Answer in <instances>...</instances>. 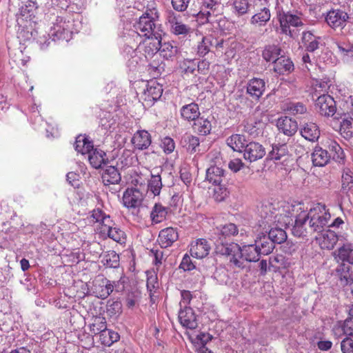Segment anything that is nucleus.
<instances>
[{
    "label": "nucleus",
    "instance_id": "nucleus-6",
    "mask_svg": "<svg viewBox=\"0 0 353 353\" xmlns=\"http://www.w3.org/2000/svg\"><path fill=\"white\" fill-rule=\"evenodd\" d=\"M166 23L170 32L174 35H186L190 32V28L183 22L182 17L172 11L168 12Z\"/></svg>",
    "mask_w": 353,
    "mask_h": 353
},
{
    "label": "nucleus",
    "instance_id": "nucleus-49",
    "mask_svg": "<svg viewBox=\"0 0 353 353\" xmlns=\"http://www.w3.org/2000/svg\"><path fill=\"white\" fill-rule=\"evenodd\" d=\"M101 262L106 268H117L119 266V256L114 250L108 251L103 256Z\"/></svg>",
    "mask_w": 353,
    "mask_h": 353
},
{
    "label": "nucleus",
    "instance_id": "nucleus-30",
    "mask_svg": "<svg viewBox=\"0 0 353 353\" xmlns=\"http://www.w3.org/2000/svg\"><path fill=\"white\" fill-rule=\"evenodd\" d=\"M301 134L306 140L314 142L319 138L320 130L315 123L308 122L301 128Z\"/></svg>",
    "mask_w": 353,
    "mask_h": 353
},
{
    "label": "nucleus",
    "instance_id": "nucleus-23",
    "mask_svg": "<svg viewBox=\"0 0 353 353\" xmlns=\"http://www.w3.org/2000/svg\"><path fill=\"white\" fill-rule=\"evenodd\" d=\"M200 110L197 103H190L183 105L180 109V115L185 121H195L200 116Z\"/></svg>",
    "mask_w": 353,
    "mask_h": 353
},
{
    "label": "nucleus",
    "instance_id": "nucleus-35",
    "mask_svg": "<svg viewBox=\"0 0 353 353\" xmlns=\"http://www.w3.org/2000/svg\"><path fill=\"white\" fill-rule=\"evenodd\" d=\"M336 276L339 279L340 285L345 287L353 282L350 274V267L345 263H341L336 269Z\"/></svg>",
    "mask_w": 353,
    "mask_h": 353
},
{
    "label": "nucleus",
    "instance_id": "nucleus-5",
    "mask_svg": "<svg viewBox=\"0 0 353 353\" xmlns=\"http://www.w3.org/2000/svg\"><path fill=\"white\" fill-rule=\"evenodd\" d=\"M90 222L93 224H96L94 225L95 231L99 235L103 234L114 222L110 216L106 214L105 212L99 208H95L90 212Z\"/></svg>",
    "mask_w": 353,
    "mask_h": 353
},
{
    "label": "nucleus",
    "instance_id": "nucleus-54",
    "mask_svg": "<svg viewBox=\"0 0 353 353\" xmlns=\"http://www.w3.org/2000/svg\"><path fill=\"white\" fill-rule=\"evenodd\" d=\"M163 184L161 176L157 174H152L151 179L148 182V190L151 191L154 195H159L161 192Z\"/></svg>",
    "mask_w": 353,
    "mask_h": 353
},
{
    "label": "nucleus",
    "instance_id": "nucleus-25",
    "mask_svg": "<svg viewBox=\"0 0 353 353\" xmlns=\"http://www.w3.org/2000/svg\"><path fill=\"white\" fill-rule=\"evenodd\" d=\"M179 50L174 41H161L159 52V55L165 60L172 61L178 54Z\"/></svg>",
    "mask_w": 353,
    "mask_h": 353
},
{
    "label": "nucleus",
    "instance_id": "nucleus-18",
    "mask_svg": "<svg viewBox=\"0 0 353 353\" xmlns=\"http://www.w3.org/2000/svg\"><path fill=\"white\" fill-rule=\"evenodd\" d=\"M211 246L205 239L192 241L190 244V253L192 257L203 259L209 254Z\"/></svg>",
    "mask_w": 353,
    "mask_h": 353
},
{
    "label": "nucleus",
    "instance_id": "nucleus-20",
    "mask_svg": "<svg viewBox=\"0 0 353 353\" xmlns=\"http://www.w3.org/2000/svg\"><path fill=\"white\" fill-rule=\"evenodd\" d=\"M113 283L103 276L99 278L94 282V293L98 298L106 299L113 292Z\"/></svg>",
    "mask_w": 353,
    "mask_h": 353
},
{
    "label": "nucleus",
    "instance_id": "nucleus-56",
    "mask_svg": "<svg viewBox=\"0 0 353 353\" xmlns=\"http://www.w3.org/2000/svg\"><path fill=\"white\" fill-rule=\"evenodd\" d=\"M340 132L345 138L353 136V119L347 118L341 123Z\"/></svg>",
    "mask_w": 353,
    "mask_h": 353
},
{
    "label": "nucleus",
    "instance_id": "nucleus-11",
    "mask_svg": "<svg viewBox=\"0 0 353 353\" xmlns=\"http://www.w3.org/2000/svg\"><path fill=\"white\" fill-rule=\"evenodd\" d=\"M316 232L318 235L315 237V240L323 250H332L339 241L337 234L330 229H324Z\"/></svg>",
    "mask_w": 353,
    "mask_h": 353
},
{
    "label": "nucleus",
    "instance_id": "nucleus-29",
    "mask_svg": "<svg viewBox=\"0 0 353 353\" xmlns=\"http://www.w3.org/2000/svg\"><path fill=\"white\" fill-rule=\"evenodd\" d=\"M71 32L69 23L61 19L59 22L54 25L52 35L54 37V40L57 39L68 41L71 37Z\"/></svg>",
    "mask_w": 353,
    "mask_h": 353
},
{
    "label": "nucleus",
    "instance_id": "nucleus-39",
    "mask_svg": "<svg viewBox=\"0 0 353 353\" xmlns=\"http://www.w3.org/2000/svg\"><path fill=\"white\" fill-rule=\"evenodd\" d=\"M93 144L85 135L79 134L77 137L74 148L75 150L82 154H86L93 148Z\"/></svg>",
    "mask_w": 353,
    "mask_h": 353
},
{
    "label": "nucleus",
    "instance_id": "nucleus-63",
    "mask_svg": "<svg viewBox=\"0 0 353 353\" xmlns=\"http://www.w3.org/2000/svg\"><path fill=\"white\" fill-rule=\"evenodd\" d=\"M341 350L343 353H353V339L346 337L342 340Z\"/></svg>",
    "mask_w": 353,
    "mask_h": 353
},
{
    "label": "nucleus",
    "instance_id": "nucleus-47",
    "mask_svg": "<svg viewBox=\"0 0 353 353\" xmlns=\"http://www.w3.org/2000/svg\"><path fill=\"white\" fill-rule=\"evenodd\" d=\"M120 336L118 332L106 329L99 334V341L105 346L110 347L114 343L118 341Z\"/></svg>",
    "mask_w": 353,
    "mask_h": 353
},
{
    "label": "nucleus",
    "instance_id": "nucleus-34",
    "mask_svg": "<svg viewBox=\"0 0 353 353\" xmlns=\"http://www.w3.org/2000/svg\"><path fill=\"white\" fill-rule=\"evenodd\" d=\"M168 213V208L161 203H155L150 212V219L152 224L160 223L163 221Z\"/></svg>",
    "mask_w": 353,
    "mask_h": 353
},
{
    "label": "nucleus",
    "instance_id": "nucleus-55",
    "mask_svg": "<svg viewBox=\"0 0 353 353\" xmlns=\"http://www.w3.org/2000/svg\"><path fill=\"white\" fill-rule=\"evenodd\" d=\"M327 146L330 151L334 152L333 158L337 161L341 162L345 158V154L341 146L334 140H328L327 141Z\"/></svg>",
    "mask_w": 353,
    "mask_h": 353
},
{
    "label": "nucleus",
    "instance_id": "nucleus-31",
    "mask_svg": "<svg viewBox=\"0 0 353 353\" xmlns=\"http://www.w3.org/2000/svg\"><path fill=\"white\" fill-rule=\"evenodd\" d=\"M228 3L232 12L237 17L248 14L251 6L249 0H230Z\"/></svg>",
    "mask_w": 353,
    "mask_h": 353
},
{
    "label": "nucleus",
    "instance_id": "nucleus-12",
    "mask_svg": "<svg viewBox=\"0 0 353 353\" xmlns=\"http://www.w3.org/2000/svg\"><path fill=\"white\" fill-rule=\"evenodd\" d=\"M143 201V193L134 188H128L123 192V205L128 209H134L141 205Z\"/></svg>",
    "mask_w": 353,
    "mask_h": 353
},
{
    "label": "nucleus",
    "instance_id": "nucleus-59",
    "mask_svg": "<svg viewBox=\"0 0 353 353\" xmlns=\"http://www.w3.org/2000/svg\"><path fill=\"white\" fill-rule=\"evenodd\" d=\"M147 288L151 292L153 289L157 287L158 281L157 276L154 271H147Z\"/></svg>",
    "mask_w": 353,
    "mask_h": 353
},
{
    "label": "nucleus",
    "instance_id": "nucleus-44",
    "mask_svg": "<svg viewBox=\"0 0 353 353\" xmlns=\"http://www.w3.org/2000/svg\"><path fill=\"white\" fill-rule=\"evenodd\" d=\"M271 17L270 11L268 8L264 6L261 10L254 14L251 19L250 23L252 25H258L262 26L270 21Z\"/></svg>",
    "mask_w": 353,
    "mask_h": 353
},
{
    "label": "nucleus",
    "instance_id": "nucleus-10",
    "mask_svg": "<svg viewBox=\"0 0 353 353\" xmlns=\"http://www.w3.org/2000/svg\"><path fill=\"white\" fill-rule=\"evenodd\" d=\"M349 16L347 12L340 9H333L327 12L325 21L332 29H343L347 23Z\"/></svg>",
    "mask_w": 353,
    "mask_h": 353
},
{
    "label": "nucleus",
    "instance_id": "nucleus-58",
    "mask_svg": "<svg viewBox=\"0 0 353 353\" xmlns=\"http://www.w3.org/2000/svg\"><path fill=\"white\" fill-rule=\"evenodd\" d=\"M353 186V173L349 169L344 170L342 174V188L350 190Z\"/></svg>",
    "mask_w": 353,
    "mask_h": 353
},
{
    "label": "nucleus",
    "instance_id": "nucleus-48",
    "mask_svg": "<svg viewBox=\"0 0 353 353\" xmlns=\"http://www.w3.org/2000/svg\"><path fill=\"white\" fill-rule=\"evenodd\" d=\"M181 141L183 144V146L190 154L196 152L200 144L199 139L197 137L192 134L185 135L182 138Z\"/></svg>",
    "mask_w": 353,
    "mask_h": 353
},
{
    "label": "nucleus",
    "instance_id": "nucleus-43",
    "mask_svg": "<svg viewBox=\"0 0 353 353\" xmlns=\"http://www.w3.org/2000/svg\"><path fill=\"white\" fill-rule=\"evenodd\" d=\"M265 123L261 120H255L252 122H248L245 126V131L254 138L259 137L263 133Z\"/></svg>",
    "mask_w": 353,
    "mask_h": 353
},
{
    "label": "nucleus",
    "instance_id": "nucleus-21",
    "mask_svg": "<svg viewBox=\"0 0 353 353\" xmlns=\"http://www.w3.org/2000/svg\"><path fill=\"white\" fill-rule=\"evenodd\" d=\"M332 256L337 261L353 265V243H345L332 252Z\"/></svg>",
    "mask_w": 353,
    "mask_h": 353
},
{
    "label": "nucleus",
    "instance_id": "nucleus-64",
    "mask_svg": "<svg viewBox=\"0 0 353 353\" xmlns=\"http://www.w3.org/2000/svg\"><path fill=\"white\" fill-rule=\"evenodd\" d=\"M341 329L344 334L353 336V318H347L341 325Z\"/></svg>",
    "mask_w": 353,
    "mask_h": 353
},
{
    "label": "nucleus",
    "instance_id": "nucleus-32",
    "mask_svg": "<svg viewBox=\"0 0 353 353\" xmlns=\"http://www.w3.org/2000/svg\"><path fill=\"white\" fill-rule=\"evenodd\" d=\"M244 135L234 134L227 139V144L234 151L242 153L248 144Z\"/></svg>",
    "mask_w": 353,
    "mask_h": 353
},
{
    "label": "nucleus",
    "instance_id": "nucleus-53",
    "mask_svg": "<svg viewBox=\"0 0 353 353\" xmlns=\"http://www.w3.org/2000/svg\"><path fill=\"white\" fill-rule=\"evenodd\" d=\"M268 237L274 243H282L287 239V234L285 230L281 228H272L268 233Z\"/></svg>",
    "mask_w": 353,
    "mask_h": 353
},
{
    "label": "nucleus",
    "instance_id": "nucleus-50",
    "mask_svg": "<svg viewBox=\"0 0 353 353\" xmlns=\"http://www.w3.org/2000/svg\"><path fill=\"white\" fill-rule=\"evenodd\" d=\"M107 329L106 319L103 316H96L92 319V323L90 325V330L94 334H101Z\"/></svg>",
    "mask_w": 353,
    "mask_h": 353
},
{
    "label": "nucleus",
    "instance_id": "nucleus-7",
    "mask_svg": "<svg viewBox=\"0 0 353 353\" xmlns=\"http://www.w3.org/2000/svg\"><path fill=\"white\" fill-rule=\"evenodd\" d=\"M282 33L292 37L290 26L299 27L303 25L301 19L290 12H282L278 14Z\"/></svg>",
    "mask_w": 353,
    "mask_h": 353
},
{
    "label": "nucleus",
    "instance_id": "nucleus-8",
    "mask_svg": "<svg viewBox=\"0 0 353 353\" xmlns=\"http://www.w3.org/2000/svg\"><path fill=\"white\" fill-rule=\"evenodd\" d=\"M316 110L322 116L332 117L336 111V103L334 99L328 94H322L316 100Z\"/></svg>",
    "mask_w": 353,
    "mask_h": 353
},
{
    "label": "nucleus",
    "instance_id": "nucleus-42",
    "mask_svg": "<svg viewBox=\"0 0 353 353\" xmlns=\"http://www.w3.org/2000/svg\"><path fill=\"white\" fill-rule=\"evenodd\" d=\"M36 10L35 4L30 1L21 6L18 13V19L32 21L35 17Z\"/></svg>",
    "mask_w": 353,
    "mask_h": 353
},
{
    "label": "nucleus",
    "instance_id": "nucleus-2",
    "mask_svg": "<svg viewBox=\"0 0 353 353\" xmlns=\"http://www.w3.org/2000/svg\"><path fill=\"white\" fill-rule=\"evenodd\" d=\"M305 216L307 220L309 219L310 228L316 232L328 228L331 220L329 209L325 204L320 203L314 205Z\"/></svg>",
    "mask_w": 353,
    "mask_h": 353
},
{
    "label": "nucleus",
    "instance_id": "nucleus-51",
    "mask_svg": "<svg viewBox=\"0 0 353 353\" xmlns=\"http://www.w3.org/2000/svg\"><path fill=\"white\" fill-rule=\"evenodd\" d=\"M288 154V146L285 144L273 145L272 150L269 152V158L273 161L281 160Z\"/></svg>",
    "mask_w": 353,
    "mask_h": 353
},
{
    "label": "nucleus",
    "instance_id": "nucleus-4",
    "mask_svg": "<svg viewBox=\"0 0 353 353\" xmlns=\"http://www.w3.org/2000/svg\"><path fill=\"white\" fill-rule=\"evenodd\" d=\"M163 91L162 85L157 80L148 81L141 95L144 104L148 107L152 106L161 97Z\"/></svg>",
    "mask_w": 353,
    "mask_h": 353
},
{
    "label": "nucleus",
    "instance_id": "nucleus-22",
    "mask_svg": "<svg viewBox=\"0 0 353 353\" xmlns=\"http://www.w3.org/2000/svg\"><path fill=\"white\" fill-rule=\"evenodd\" d=\"M100 236L103 239H111L120 244L125 243L127 239L125 232L114 222H113L112 225H110Z\"/></svg>",
    "mask_w": 353,
    "mask_h": 353
},
{
    "label": "nucleus",
    "instance_id": "nucleus-61",
    "mask_svg": "<svg viewBox=\"0 0 353 353\" xmlns=\"http://www.w3.org/2000/svg\"><path fill=\"white\" fill-rule=\"evenodd\" d=\"M210 41L208 39L203 37L201 42L198 45V54L201 57L206 55L210 52Z\"/></svg>",
    "mask_w": 353,
    "mask_h": 353
},
{
    "label": "nucleus",
    "instance_id": "nucleus-45",
    "mask_svg": "<svg viewBox=\"0 0 353 353\" xmlns=\"http://www.w3.org/2000/svg\"><path fill=\"white\" fill-rule=\"evenodd\" d=\"M193 130L201 135H207L212 130L211 121L203 117H199L192 125Z\"/></svg>",
    "mask_w": 353,
    "mask_h": 353
},
{
    "label": "nucleus",
    "instance_id": "nucleus-13",
    "mask_svg": "<svg viewBox=\"0 0 353 353\" xmlns=\"http://www.w3.org/2000/svg\"><path fill=\"white\" fill-rule=\"evenodd\" d=\"M161 36L160 35V37L154 36L144 37L145 39L138 46V50L139 52H143L146 58L153 57L159 52Z\"/></svg>",
    "mask_w": 353,
    "mask_h": 353
},
{
    "label": "nucleus",
    "instance_id": "nucleus-33",
    "mask_svg": "<svg viewBox=\"0 0 353 353\" xmlns=\"http://www.w3.org/2000/svg\"><path fill=\"white\" fill-rule=\"evenodd\" d=\"M330 156L326 150L315 147L312 154V161L314 166L323 167L330 161Z\"/></svg>",
    "mask_w": 353,
    "mask_h": 353
},
{
    "label": "nucleus",
    "instance_id": "nucleus-14",
    "mask_svg": "<svg viewBox=\"0 0 353 353\" xmlns=\"http://www.w3.org/2000/svg\"><path fill=\"white\" fill-rule=\"evenodd\" d=\"M220 6V0H202L201 10L197 14L198 18L203 20V23L209 22L211 16L218 15V8Z\"/></svg>",
    "mask_w": 353,
    "mask_h": 353
},
{
    "label": "nucleus",
    "instance_id": "nucleus-36",
    "mask_svg": "<svg viewBox=\"0 0 353 353\" xmlns=\"http://www.w3.org/2000/svg\"><path fill=\"white\" fill-rule=\"evenodd\" d=\"M294 70V64L292 61L285 56L279 57L274 63V72L283 74L285 72H290Z\"/></svg>",
    "mask_w": 353,
    "mask_h": 353
},
{
    "label": "nucleus",
    "instance_id": "nucleus-37",
    "mask_svg": "<svg viewBox=\"0 0 353 353\" xmlns=\"http://www.w3.org/2000/svg\"><path fill=\"white\" fill-rule=\"evenodd\" d=\"M255 245H256L261 254L268 255L272 252L274 248L273 242L270 240L268 236L265 234L259 236L255 240Z\"/></svg>",
    "mask_w": 353,
    "mask_h": 353
},
{
    "label": "nucleus",
    "instance_id": "nucleus-40",
    "mask_svg": "<svg viewBox=\"0 0 353 353\" xmlns=\"http://www.w3.org/2000/svg\"><path fill=\"white\" fill-rule=\"evenodd\" d=\"M242 252V260L243 261V258L247 261H258L259 260L261 253L259 251L256 245L254 244H250L244 245L243 248H241Z\"/></svg>",
    "mask_w": 353,
    "mask_h": 353
},
{
    "label": "nucleus",
    "instance_id": "nucleus-27",
    "mask_svg": "<svg viewBox=\"0 0 353 353\" xmlns=\"http://www.w3.org/2000/svg\"><path fill=\"white\" fill-rule=\"evenodd\" d=\"M151 136L146 130H138L134 133L132 143L135 148L138 150L147 149L151 144Z\"/></svg>",
    "mask_w": 353,
    "mask_h": 353
},
{
    "label": "nucleus",
    "instance_id": "nucleus-3",
    "mask_svg": "<svg viewBox=\"0 0 353 353\" xmlns=\"http://www.w3.org/2000/svg\"><path fill=\"white\" fill-rule=\"evenodd\" d=\"M219 252L229 258L231 265L242 268L243 262L242 260L241 248L236 243H221L216 248Z\"/></svg>",
    "mask_w": 353,
    "mask_h": 353
},
{
    "label": "nucleus",
    "instance_id": "nucleus-46",
    "mask_svg": "<svg viewBox=\"0 0 353 353\" xmlns=\"http://www.w3.org/2000/svg\"><path fill=\"white\" fill-rule=\"evenodd\" d=\"M288 267V263L285 258L281 255L278 254L270 258L269 260V270L274 272L280 271L281 269H285Z\"/></svg>",
    "mask_w": 353,
    "mask_h": 353
},
{
    "label": "nucleus",
    "instance_id": "nucleus-17",
    "mask_svg": "<svg viewBox=\"0 0 353 353\" xmlns=\"http://www.w3.org/2000/svg\"><path fill=\"white\" fill-rule=\"evenodd\" d=\"M179 321L187 329L194 330L198 327L196 316L192 308L185 305L179 312Z\"/></svg>",
    "mask_w": 353,
    "mask_h": 353
},
{
    "label": "nucleus",
    "instance_id": "nucleus-26",
    "mask_svg": "<svg viewBox=\"0 0 353 353\" xmlns=\"http://www.w3.org/2000/svg\"><path fill=\"white\" fill-rule=\"evenodd\" d=\"M224 176V170L217 165H211L206 170V180L214 185L218 186L217 188L222 191L220 187Z\"/></svg>",
    "mask_w": 353,
    "mask_h": 353
},
{
    "label": "nucleus",
    "instance_id": "nucleus-62",
    "mask_svg": "<svg viewBox=\"0 0 353 353\" xmlns=\"http://www.w3.org/2000/svg\"><path fill=\"white\" fill-rule=\"evenodd\" d=\"M161 147L165 153L170 154L174 151L175 143L172 138L166 137L162 140Z\"/></svg>",
    "mask_w": 353,
    "mask_h": 353
},
{
    "label": "nucleus",
    "instance_id": "nucleus-57",
    "mask_svg": "<svg viewBox=\"0 0 353 353\" xmlns=\"http://www.w3.org/2000/svg\"><path fill=\"white\" fill-rule=\"evenodd\" d=\"M238 234V228L234 223H227L223 225L220 230V235L224 238L231 237Z\"/></svg>",
    "mask_w": 353,
    "mask_h": 353
},
{
    "label": "nucleus",
    "instance_id": "nucleus-15",
    "mask_svg": "<svg viewBox=\"0 0 353 353\" xmlns=\"http://www.w3.org/2000/svg\"><path fill=\"white\" fill-rule=\"evenodd\" d=\"M265 154L264 147L258 142L251 141L246 144L243 151V157L250 162L262 159Z\"/></svg>",
    "mask_w": 353,
    "mask_h": 353
},
{
    "label": "nucleus",
    "instance_id": "nucleus-41",
    "mask_svg": "<svg viewBox=\"0 0 353 353\" xmlns=\"http://www.w3.org/2000/svg\"><path fill=\"white\" fill-rule=\"evenodd\" d=\"M281 52V49L279 46L274 44L267 45L262 52V57L265 61L274 63L279 57Z\"/></svg>",
    "mask_w": 353,
    "mask_h": 353
},
{
    "label": "nucleus",
    "instance_id": "nucleus-16",
    "mask_svg": "<svg viewBox=\"0 0 353 353\" xmlns=\"http://www.w3.org/2000/svg\"><path fill=\"white\" fill-rule=\"evenodd\" d=\"M265 90V82L263 79L254 77L250 79L246 85L247 94L255 101H259Z\"/></svg>",
    "mask_w": 353,
    "mask_h": 353
},
{
    "label": "nucleus",
    "instance_id": "nucleus-38",
    "mask_svg": "<svg viewBox=\"0 0 353 353\" xmlns=\"http://www.w3.org/2000/svg\"><path fill=\"white\" fill-rule=\"evenodd\" d=\"M319 37L314 36L311 32H303L301 41L307 52H312L319 48Z\"/></svg>",
    "mask_w": 353,
    "mask_h": 353
},
{
    "label": "nucleus",
    "instance_id": "nucleus-9",
    "mask_svg": "<svg viewBox=\"0 0 353 353\" xmlns=\"http://www.w3.org/2000/svg\"><path fill=\"white\" fill-rule=\"evenodd\" d=\"M102 181L104 185L109 188V190L113 194H116L121 190V187H114L110 188V185H119L121 181V174L118 169L114 166H108L102 174Z\"/></svg>",
    "mask_w": 353,
    "mask_h": 353
},
{
    "label": "nucleus",
    "instance_id": "nucleus-28",
    "mask_svg": "<svg viewBox=\"0 0 353 353\" xmlns=\"http://www.w3.org/2000/svg\"><path fill=\"white\" fill-rule=\"evenodd\" d=\"M88 160L90 165L95 169L100 168L103 164L108 162L106 153L101 149L92 148L90 152H88Z\"/></svg>",
    "mask_w": 353,
    "mask_h": 353
},
{
    "label": "nucleus",
    "instance_id": "nucleus-52",
    "mask_svg": "<svg viewBox=\"0 0 353 353\" xmlns=\"http://www.w3.org/2000/svg\"><path fill=\"white\" fill-rule=\"evenodd\" d=\"M307 221V219L305 215L302 218L301 216L296 218L292 228V233L299 237L307 236V232L305 227Z\"/></svg>",
    "mask_w": 353,
    "mask_h": 353
},
{
    "label": "nucleus",
    "instance_id": "nucleus-1",
    "mask_svg": "<svg viewBox=\"0 0 353 353\" xmlns=\"http://www.w3.org/2000/svg\"><path fill=\"white\" fill-rule=\"evenodd\" d=\"M158 19L159 13L156 9L147 10L134 23L133 27L140 37H160L163 30L161 25L156 23Z\"/></svg>",
    "mask_w": 353,
    "mask_h": 353
},
{
    "label": "nucleus",
    "instance_id": "nucleus-19",
    "mask_svg": "<svg viewBox=\"0 0 353 353\" xmlns=\"http://www.w3.org/2000/svg\"><path fill=\"white\" fill-rule=\"evenodd\" d=\"M179 238L176 228L168 227L159 232L157 241L161 248L170 247Z\"/></svg>",
    "mask_w": 353,
    "mask_h": 353
},
{
    "label": "nucleus",
    "instance_id": "nucleus-24",
    "mask_svg": "<svg viewBox=\"0 0 353 353\" xmlns=\"http://www.w3.org/2000/svg\"><path fill=\"white\" fill-rule=\"evenodd\" d=\"M277 128L284 134L291 137L298 129L297 122L288 117H283L277 121Z\"/></svg>",
    "mask_w": 353,
    "mask_h": 353
},
{
    "label": "nucleus",
    "instance_id": "nucleus-60",
    "mask_svg": "<svg viewBox=\"0 0 353 353\" xmlns=\"http://www.w3.org/2000/svg\"><path fill=\"white\" fill-rule=\"evenodd\" d=\"M306 107L302 103H292L288 107V110L292 114H303L306 112Z\"/></svg>",
    "mask_w": 353,
    "mask_h": 353
}]
</instances>
